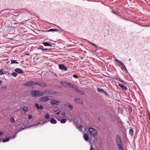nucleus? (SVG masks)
<instances>
[{
    "label": "nucleus",
    "instance_id": "f257e3e1",
    "mask_svg": "<svg viewBox=\"0 0 150 150\" xmlns=\"http://www.w3.org/2000/svg\"><path fill=\"white\" fill-rule=\"evenodd\" d=\"M116 142L118 148L123 146V144L122 142V140L120 137L119 135H117L116 139Z\"/></svg>",
    "mask_w": 150,
    "mask_h": 150
},
{
    "label": "nucleus",
    "instance_id": "f03ea898",
    "mask_svg": "<svg viewBox=\"0 0 150 150\" xmlns=\"http://www.w3.org/2000/svg\"><path fill=\"white\" fill-rule=\"evenodd\" d=\"M36 82L33 81H30L24 83V85L25 86L31 87L36 85Z\"/></svg>",
    "mask_w": 150,
    "mask_h": 150
},
{
    "label": "nucleus",
    "instance_id": "7ed1b4c3",
    "mask_svg": "<svg viewBox=\"0 0 150 150\" xmlns=\"http://www.w3.org/2000/svg\"><path fill=\"white\" fill-rule=\"evenodd\" d=\"M88 131L93 136H95L97 134V132L96 131L94 128L90 127L88 128Z\"/></svg>",
    "mask_w": 150,
    "mask_h": 150
},
{
    "label": "nucleus",
    "instance_id": "20e7f679",
    "mask_svg": "<svg viewBox=\"0 0 150 150\" xmlns=\"http://www.w3.org/2000/svg\"><path fill=\"white\" fill-rule=\"evenodd\" d=\"M59 69L62 70H64L65 71L67 70V68L63 64H59Z\"/></svg>",
    "mask_w": 150,
    "mask_h": 150
},
{
    "label": "nucleus",
    "instance_id": "39448f33",
    "mask_svg": "<svg viewBox=\"0 0 150 150\" xmlns=\"http://www.w3.org/2000/svg\"><path fill=\"white\" fill-rule=\"evenodd\" d=\"M35 84L36 85H39L42 87H45L47 86L46 84L45 83L40 82H36Z\"/></svg>",
    "mask_w": 150,
    "mask_h": 150
},
{
    "label": "nucleus",
    "instance_id": "423d86ee",
    "mask_svg": "<svg viewBox=\"0 0 150 150\" xmlns=\"http://www.w3.org/2000/svg\"><path fill=\"white\" fill-rule=\"evenodd\" d=\"M48 100V97L47 96L42 97L40 98V100L42 102H45Z\"/></svg>",
    "mask_w": 150,
    "mask_h": 150
},
{
    "label": "nucleus",
    "instance_id": "0eeeda50",
    "mask_svg": "<svg viewBox=\"0 0 150 150\" xmlns=\"http://www.w3.org/2000/svg\"><path fill=\"white\" fill-rule=\"evenodd\" d=\"M67 84L71 88H72L75 91H76V90L77 89L76 86L74 84H71L69 83H67Z\"/></svg>",
    "mask_w": 150,
    "mask_h": 150
},
{
    "label": "nucleus",
    "instance_id": "6e6552de",
    "mask_svg": "<svg viewBox=\"0 0 150 150\" xmlns=\"http://www.w3.org/2000/svg\"><path fill=\"white\" fill-rule=\"evenodd\" d=\"M38 91H33L31 92V94L34 97L38 96Z\"/></svg>",
    "mask_w": 150,
    "mask_h": 150
},
{
    "label": "nucleus",
    "instance_id": "1a4fd4ad",
    "mask_svg": "<svg viewBox=\"0 0 150 150\" xmlns=\"http://www.w3.org/2000/svg\"><path fill=\"white\" fill-rule=\"evenodd\" d=\"M121 66L122 67H121V69L122 70L124 69L125 70V71L127 73H128V71L127 69L126 68L125 66V65L122 62V63L120 64Z\"/></svg>",
    "mask_w": 150,
    "mask_h": 150
},
{
    "label": "nucleus",
    "instance_id": "9d476101",
    "mask_svg": "<svg viewBox=\"0 0 150 150\" xmlns=\"http://www.w3.org/2000/svg\"><path fill=\"white\" fill-rule=\"evenodd\" d=\"M14 71L19 74H22L23 73V71L20 68H16L15 69Z\"/></svg>",
    "mask_w": 150,
    "mask_h": 150
},
{
    "label": "nucleus",
    "instance_id": "9b49d317",
    "mask_svg": "<svg viewBox=\"0 0 150 150\" xmlns=\"http://www.w3.org/2000/svg\"><path fill=\"white\" fill-rule=\"evenodd\" d=\"M59 31V32H60V31L58 29H54V28H51L49 30H47L45 31H44L46 32H54L55 31Z\"/></svg>",
    "mask_w": 150,
    "mask_h": 150
},
{
    "label": "nucleus",
    "instance_id": "f8f14e48",
    "mask_svg": "<svg viewBox=\"0 0 150 150\" xmlns=\"http://www.w3.org/2000/svg\"><path fill=\"white\" fill-rule=\"evenodd\" d=\"M50 122L52 124H55L57 122V121L54 118H51L50 120Z\"/></svg>",
    "mask_w": 150,
    "mask_h": 150
},
{
    "label": "nucleus",
    "instance_id": "ddd939ff",
    "mask_svg": "<svg viewBox=\"0 0 150 150\" xmlns=\"http://www.w3.org/2000/svg\"><path fill=\"white\" fill-rule=\"evenodd\" d=\"M42 44L45 46H52V45L48 42H43Z\"/></svg>",
    "mask_w": 150,
    "mask_h": 150
},
{
    "label": "nucleus",
    "instance_id": "4468645a",
    "mask_svg": "<svg viewBox=\"0 0 150 150\" xmlns=\"http://www.w3.org/2000/svg\"><path fill=\"white\" fill-rule=\"evenodd\" d=\"M118 86L120 87H121L122 89L126 90L127 89V88L126 86L123 85L119 83L118 84Z\"/></svg>",
    "mask_w": 150,
    "mask_h": 150
},
{
    "label": "nucleus",
    "instance_id": "2eb2a0df",
    "mask_svg": "<svg viewBox=\"0 0 150 150\" xmlns=\"http://www.w3.org/2000/svg\"><path fill=\"white\" fill-rule=\"evenodd\" d=\"M50 103L52 104L58 105L59 104V102L58 101L52 100L50 102Z\"/></svg>",
    "mask_w": 150,
    "mask_h": 150
},
{
    "label": "nucleus",
    "instance_id": "dca6fc26",
    "mask_svg": "<svg viewBox=\"0 0 150 150\" xmlns=\"http://www.w3.org/2000/svg\"><path fill=\"white\" fill-rule=\"evenodd\" d=\"M84 140L86 141H88L89 139V136L86 134H85L83 136Z\"/></svg>",
    "mask_w": 150,
    "mask_h": 150
},
{
    "label": "nucleus",
    "instance_id": "f3484780",
    "mask_svg": "<svg viewBox=\"0 0 150 150\" xmlns=\"http://www.w3.org/2000/svg\"><path fill=\"white\" fill-rule=\"evenodd\" d=\"M28 127V126H26V125H25L24 127H20L19 128H17V130L18 131H21L23 129L25 128H27L28 127Z\"/></svg>",
    "mask_w": 150,
    "mask_h": 150
},
{
    "label": "nucleus",
    "instance_id": "a211bd4d",
    "mask_svg": "<svg viewBox=\"0 0 150 150\" xmlns=\"http://www.w3.org/2000/svg\"><path fill=\"white\" fill-rule=\"evenodd\" d=\"M133 130L132 129H130L129 130V134L131 135V136H133Z\"/></svg>",
    "mask_w": 150,
    "mask_h": 150
},
{
    "label": "nucleus",
    "instance_id": "6ab92c4d",
    "mask_svg": "<svg viewBox=\"0 0 150 150\" xmlns=\"http://www.w3.org/2000/svg\"><path fill=\"white\" fill-rule=\"evenodd\" d=\"M38 96H42L44 94V93L43 92L40 91H38Z\"/></svg>",
    "mask_w": 150,
    "mask_h": 150
},
{
    "label": "nucleus",
    "instance_id": "aec40b11",
    "mask_svg": "<svg viewBox=\"0 0 150 150\" xmlns=\"http://www.w3.org/2000/svg\"><path fill=\"white\" fill-rule=\"evenodd\" d=\"M74 100L76 102H77V103H80L81 102V101L80 99L79 98H77L76 99H75Z\"/></svg>",
    "mask_w": 150,
    "mask_h": 150
},
{
    "label": "nucleus",
    "instance_id": "412c9836",
    "mask_svg": "<svg viewBox=\"0 0 150 150\" xmlns=\"http://www.w3.org/2000/svg\"><path fill=\"white\" fill-rule=\"evenodd\" d=\"M76 91L78 93L81 95H83L84 94V92L83 91H80L78 89L76 90Z\"/></svg>",
    "mask_w": 150,
    "mask_h": 150
},
{
    "label": "nucleus",
    "instance_id": "4be33fe9",
    "mask_svg": "<svg viewBox=\"0 0 150 150\" xmlns=\"http://www.w3.org/2000/svg\"><path fill=\"white\" fill-rule=\"evenodd\" d=\"M10 139V138L9 137H8L6 139H4L2 140V141L3 142H8L9 141V139Z\"/></svg>",
    "mask_w": 150,
    "mask_h": 150
},
{
    "label": "nucleus",
    "instance_id": "5701e85b",
    "mask_svg": "<svg viewBox=\"0 0 150 150\" xmlns=\"http://www.w3.org/2000/svg\"><path fill=\"white\" fill-rule=\"evenodd\" d=\"M97 90L98 92L103 93V92L104 91V90L100 88H97Z\"/></svg>",
    "mask_w": 150,
    "mask_h": 150
},
{
    "label": "nucleus",
    "instance_id": "b1692460",
    "mask_svg": "<svg viewBox=\"0 0 150 150\" xmlns=\"http://www.w3.org/2000/svg\"><path fill=\"white\" fill-rule=\"evenodd\" d=\"M61 85L64 86H66L67 85V83L65 81L62 82L61 83Z\"/></svg>",
    "mask_w": 150,
    "mask_h": 150
},
{
    "label": "nucleus",
    "instance_id": "393cba45",
    "mask_svg": "<svg viewBox=\"0 0 150 150\" xmlns=\"http://www.w3.org/2000/svg\"><path fill=\"white\" fill-rule=\"evenodd\" d=\"M66 120L65 119H62L60 120V122L62 123H64L66 122Z\"/></svg>",
    "mask_w": 150,
    "mask_h": 150
},
{
    "label": "nucleus",
    "instance_id": "a878e982",
    "mask_svg": "<svg viewBox=\"0 0 150 150\" xmlns=\"http://www.w3.org/2000/svg\"><path fill=\"white\" fill-rule=\"evenodd\" d=\"M18 74L16 72H12L11 74V75L13 76L14 77H16L17 76Z\"/></svg>",
    "mask_w": 150,
    "mask_h": 150
},
{
    "label": "nucleus",
    "instance_id": "bb28decb",
    "mask_svg": "<svg viewBox=\"0 0 150 150\" xmlns=\"http://www.w3.org/2000/svg\"><path fill=\"white\" fill-rule=\"evenodd\" d=\"M18 64V62H16L15 60H11V64Z\"/></svg>",
    "mask_w": 150,
    "mask_h": 150
},
{
    "label": "nucleus",
    "instance_id": "cd10ccee",
    "mask_svg": "<svg viewBox=\"0 0 150 150\" xmlns=\"http://www.w3.org/2000/svg\"><path fill=\"white\" fill-rule=\"evenodd\" d=\"M88 43L89 44H90V45H93V46H94V47H97V46L96 44L93 43L92 42H91L89 41L88 42Z\"/></svg>",
    "mask_w": 150,
    "mask_h": 150
},
{
    "label": "nucleus",
    "instance_id": "c85d7f7f",
    "mask_svg": "<svg viewBox=\"0 0 150 150\" xmlns=\"http://www.w3.org/2000/svg\"><path fill=\"white\" fill-rule=\"evenodd\" d=\"M22 109L25 112H27L28 110L27 108L25 107H23L22 108Z\"/></svg>",
    "mask_w": 150,
    "mask_h": 150
},
{
    "label": "nucleus",
    "instance_id": "c756f323",
    "mask_svg": "<svg viewBox=\"0 0 150 150\" xmlns=\"http://www.w3.org/2000/svg\"><path fill=\"white\" fill-rule=\"evenodd\" d=\"M115 60L119 64H121V63H122V62L119 60H118V59H117L116 58H115Z\"/></svg>",
    "mask_w": 150,
    "mask_h": 150
},
{
    "label": "nucleus",
    "instance_id": "7c9ffc66",
    "mask_svg": "<svg viewBox=\"0 0 150 150\" xmlns=\"http://www.w3.org/2000/svg\"><path fill=\"white\" fill-rule=\"evenodd\" d=\"M35 106L38 109V110L39 109L40 106L38 103H36L35 104Z\"/></svg>",
    "mask_w": 150,
    "mask_h": 150
},
{
    "label": "nucleus",
    "instance_id": "2f4dec72",
    "mask_svg": "<svg viewBox=\"0 0 150 150\" xmlns=\"http://www.w3.org/2000/svg\"><path fill=\"white\" fill-rule=\"evenodd\" d=\"M45 117L46 119H49L50 118L49 115L48 114H46Z\"/></svg>",
    "mask_w": 150,
    "mask_h": 150
},
{
    "label": "nucleus",
    "instance_id": "473e14b6",
    "mask_svg": "<svg viewBox=\"0 0 150 150\" xmlns=\"http://www.w3.org/2000/svg\"><path fill=\"white\" fill-rule=\"evenodd\" d=\"M10 121L11 122L13 123H14V122L15 121L14 118H13V117H12L10 119Z\"/></svg>",
    "mask_w": 150,
    "mask_h": 150
},
{
    "label": "nucleus",
    "instance_id": "72a5a7b5",
    "mask_svg": "<svg viewBox=\"0 0 150 150\" xmlns=\"http://www.w3.org/2000/svg\"><path fill=\"white\" fill-rule=\"evenodd\" d=\"M42 50L43 51H45V52H47L49 50V49L47 48H43L42 49Z\"/></svg>",
    "mask_w": 150,
    "mask_h": 150
},
{
    "label": "nucleus",
    "instance_id": "f704fd0d",
    "mask_svg": "<svg viewBox=\"0 0 150 150\" xmlns=\"http://www.w3.org/2000/svg\"><path fill=\"white\" fill-rule=\"evenodd\" d=\"M16 137V135H13L12 136H11V137H9L10 138V139H15Z\"/></svg>",
    "mask_w": 150,
    "mask_h": 150
},
{
    "label": "nucleus",
    "instance_id": "c9c22d12",
    "mask_svg": "<svg viewBox=\"0 0 150 150\" xmlns=\"http://www.w3.org/2000/svg\"><path fill=\"white\" fill-rule=\"evenodd\" d=\"M4 74L3 71L2 69H1L0 70V75H3Z\"/></svg>",
    "mask_w": 150,
    "mask_h": 150
},
{
    "label": "nucleus",
    "instance_id": "e433bc0d",
    "mask_svg": "<svg viewBox=\"0 0 150 150\" xmlns=\"http://www.w3.org/2000/svg\"><path fill=\"white\" fill-rule=\"evenodd\" d=\"M73 76L75 78H79V76L76 74L73 75Z\"/></svg>",
    "mask_w": 150,
    "mask_h": 150
},
{
    "label": "nucleus",
    "instance_id": "4c0bfd02",
    "mask_svg": "<svg viewBox=\"0 0 150 150\" xmlns=\"http://www.w3.org/2000/svg\"><path fill=\"white\" fill-rule=\"evenodd\" d=\"M67 107L71 109H72L73 108L72 106L70 105H68L67 106Z\"/></svg>",
    "mask_w": 150,
    "mask_h": 150
},
{
    "label": "nucleus",
    "instance_id": "58836bf2",
    "mask_svg": "<svg viewBox=\"0 0 150 150\" xmlns=\"http://www.w3.org/2000/svg\"><path fill=\"white\" fill-rule=\"evenodd\" d=\"M112 78H113L115 79H116V80H117V81H119L120 79L118 77H116L115 78H114V77H112Z\"/></svg>",
    "mask_w": 150,
    "mask_h": 150
},
{
    "label": "nucleus",
    "instance_id": "ea45409f",
    "mask_svg": "<svg viewBox=\"0 0 150 150\" xmlns=\"http://www.w3.org/2000/svg\"><path fill=\"white\" fill-rule=\"evenodd\" d=\"M103 93L106 96H108V95L107 93L104 91L103 92Z\"/></svg>",
    "mask_w": 150,
    "mask_h": 150
},
{
    "label": "nucleus",
    "instance_id": "a19ab883",
    "mask_svg": "<svg viewBox=\"0 0 150 150\" xmlns=\"http://www.w3.org/2000/svg\"><path fill=\"white\" fill-rule=\"evenodd\" d=\"M143 27H148L150 26V25H142Z\"/></svg>",
    "mask_w": 150,
    "mask_h": 150
},
{
    "label": "nucleus",
    "instance_id": "79ce46f5",
    "mask_svg": "<svg viewBox=\"0 0 150 150\" xmlns=\"http://www.w3.org/2000/svg\"><path fill=\"white\" fill-rule=\"evenodd\" d=\"M43 108V107L41 105H40V107H39V109H40L41 110H42Z\"/></svg>",
    "mask_w": 150,
    "mask_h": 150
},
{
    "label": "nucleus",
    "instance_id": "37998d69",
    "mask_svg": "<svg viewBox=\"0 0 150 150\" xmlns=\"http://www.w3.org/2000/svg\"><path fill=\"white\" fill-rule=\"evenodd\" d=\"M58 27L62 31L65 32V31L62 28L60 27L59 26H58Z\"/></svg>",
    "mask_w": 150,
    "mask_h": 150
},
{
    "label": "nucleus",
    "instance_id": "c03bdc74",
    "mask_svg": "<svg viewBox=\"0 0 150 150\" xmlns=\"http://www.w3.org/2000/svg\"><path fill=\"white\" fill-rule=\"evenodd\" d=\"M119 150H124V149L122 146L119 147Z\"/></svg>",
    "mask_w": 150,
    "mask_h": 150
},
{
    "label": "nucleus",
    "instance_id": "a18cd8bd",
    "mask_svg": "<svg viewBox=\"0 0 150 150\" xmlns=\"http://www.w3.org/2000/svg\"><path fill=\"white\" fill-rule=\"evenodd\" d=\"M32 117V115H30L28 116V118L29 119H30Z\"/></svg>",
    "mask_w": 150,
    "mask_h": 150
},
{
    "label": "nucleus",
    "instance_id": "49530a36",
    "mask_svg": "<svg viewBox=\"0 0 150 150\" xmlns=\"http://www.w3.org/2000/svg\"><path fill=\"white\" fill-rule=\"evenodd\" d=\"M82 126H80L79 128L77 127V128H79V129H80V131H81L82 130L81 129H82Z\"/></svg>",
    "mask_w": 150,
    "mask_h": 150
},
{
    "label": "nucleus",
    "instance_id": "de8ad7c7",
    "mask_svg": "<svg viewBox=\"0 0 150 150\" xmlns=\"http://www.w3.org/2000/svg\"><path fill=\"white\" fill-rule=\"evenodd\" d=\"M120 18H122L123 19L125 20H126V21H129V20H128L127 19H125V18H123V17H121Z\"/></svg>",
    "mask_w": 150,
    "mask_h": 150
},
{
    "label": "nucleus",
    "instance_id": "09e8293b",
    "mask_svg": "<svg viewBox=\"0 0 150 150\" xmlns=\"http://www.w3.org/2000/svg\"><path fill=\"white\" fill-rule=\"evenodd\" d=\"M53 111H54V112H56V111H57V109L56 108H54V109H53Z\"/></svg>",
    "mask_w": 150,
    "mask_h": 150
},
{
    "label": "nucleus",
    "instance_id": "8fccbe9b",
    "mask_svg": "<svg viewBox=\"0 0 150 150\" xmlns=\"http://www.w3.org/2000/svg\"><path fill=\"white\" fill-rule=\"evenodd\" d=\"M119 81H120V82H121L123 83H125V82H124L123 81V80H121L120 79V80H119Z\"/></svg>",
    "mask_w": 150,
    "mask_h": 150
},
{
    "label": "nucleus",
    "instance_id": "3c124183",
    "mask_svg": "<svg viewBox=\"0 0 150 150\" xmlns=\"http://www.w3.org/2000/svg\"><path fill=\"white\" fill-rule=\"evenodd\" d=\"M4 134V132H3L2 131H1V132L0 131V135H1V134Z\"/></svg>",
    "mask_w": 150,
    "mask_h": 150
},
{
    "label": "nucleus",
    "instance_id": "603ef678",
    "mask_svg": "<svg viewBox=\"0 0 150 150\" xmlns=\"http://www.w3.org/2000/svg\"><path fill=\"white\" fill-rule=\"evenodd\" d=\"M93 147V146H91L90 147V150H93V149H92Z\"/></svg>",
    "mask_w": 150,
    "mask_h": 150
},
{
    "label": "nucleus",
    "instance_id": "864d4df0",
    "mask_svg": "<svg viewBox=\"0 0 150 150\" xmlns=\"http://www.w3.org/2000/svg\"><path fill=\"white\" fill-rule=\"evenodd\" d=\"M147 112L148 115L150 114V112L148 110H147Z\"/></svg>",
    "mask_w": 150,
    "mask_h": 150
},
{
    "label": "nucleus",
    "instance_id": "5fc2aeb1",
    "mask_svg": "<svg viewBox=\"0 0 150 150\" xmlns=\"http://www.w3.org/2000/svg\"><path fill=\"white\" fill-rule=\"evenodd\" d=\"M40 124H41V123L40 122H38V123H37V125H37V126H38V125H40Z\"/></svg>",
    "mask_w": 150,
    "mask_h": 150
},
{
    "label": "nucleus",
    "instance_id": "6e6d98bb",
    "mask_svg": "<svg viewBox=\"0 0 150 150\" xmlns=\"http://www.w3.org/2000/svg\"><path fill=\"white\" fill-rule=\"evenodd\" d=\"M44 121L45 122V123H46L47 122H49V120H46L45 121Z\"/></svg>",
    "mask_w": 150,
    "mask_h": 150
},
{
    "label": "nucleus",
    "instance_id": "4d7b16f0",
    "mask_svg": "<svg viewBox=\"0 0 150 150\" xmlns=\"http://www.w3.org/2000/svg\"><path fill=\"white\" fill-rule=\"evenodd\" d=\"M15 125L16 127V129H17V128H19V127L18 126H17L16 125Z\"/></svg>",
    "mask_w": 150,
    "mask_h": 150
},
{
    "label": "nucleus",
    "instance_id": "13d9d810",
    "mask_svg": "<svg viewBox=\"0 0 150 150\" xmlns=\"http://www.w3.org/2000/svg\"><path fill=\"white\" fill-rule=\"evenodd\" d=\"M45 122L44 121H43L42 122V123H41V124H45Z\"/></svg>",
    "mask_w": 150,
    "mask_h": 150
},
{
    "label": "nucleus",
    "instance_id": "bf43d9fd",
    "mask_svg": "<svg viewBox=\"0 0 150 150\" xmlns=\"http://www.w3.org/2000/svg\"><path fill=\"white\" fill-rule=\"evenodd\" d=\"M45 122L44 121H43L42 122V123H41V124H45Z\"/></svg>",
    "mask_w": 150,
    "mask_h": 150
},
{
    "label": "nucleus",
    "instance_id": "052dcab7",
    "mask_svg": "<svg viewBox=\"0 0 150 150\" xmlns=\"http://www.w3.org/2000/svg\"><path fill=\"white\" fill-rule=\"evenodd\" d=\"M38 49H40V50H42V49H43L42 48H41V47H39V48H38Z\"/></svg>",
    "mask_w": 150,
    "mask_h": 150
},
{
    "label": "nucleus",
    "instance_id": "680f3d73",
    "mask_svg": "<svg viewBox=\"0 0 150 150\" xmlns=\"http://www.w3.org/2000/svg\"><path fill=\"white\" fill-rule=\"evenodd\" d=\"M65 115V113H62V115L63 116H64Z\"/></svg>",
    "mask_w": 150,
    "mask_h": 150
},
{
    "label": "nucleus",
    "instance_id": "e2e57ef3",
    "mask_svg": "<svg viewBox=\"0 0 150 150\" xmlns=\"http://www.w3.org/2000/svg\"><path fill=\"white\" fill-rule=\"evenodd\" d=\"M59 114V112H57V113H56L57 115H58Z\"/></svg>",
    "mask_w": 150,
    "mask_h": 150
},
{
    "label": "nucleus",
    "instance_id": "0e129e2a",
    "mask_svg": "<svg viewBox=\"0 0 150 150\" xmlns=\"http://www.w3.org/2000/svg\"><path fill=\"white\" fill-rule=\"evenodd\" d=\"M2 81H1L0 80V85H1V83Z\"/></svg>",
    "mask_w": 150,
    "mask_h": 150
},
{
    "label": "nucleus",
    "instance_id": "69168bd1",
    "mask_svg": "<svg viewBox=\"0 0 150 150\" xmlns=\"http://www.w3.org/2000/svg\"><path fill=\"white\" fill-rule=\"evenodd\" d=\"M17 132H15V133L14 134V135H16V134H17Z\"/></svg>",
    "mask_w": 150,
    "mask_h": 150
},
{
    "label": "nucleus",
    "instance_id": "338daca9",
    "mask_svg": "<svg viewBox=\"0 0 150 150\" xmlns=\"http://www.w3.org/2000/svg\"><path fill=\"white\" fill-rule=\"evenodd\" d=\"M2 140V139L0 138V142H1Z\"/></svg>",
    "mask_w": 150,
    "mask_h": 150
},
{
    "label": "nucleus",
    "instance_id": "774afa93",
    "mask_svg": "<svg viewBox=\"0 0 150 150\" xmlns=\"http://www.w3.org/2000/svg\"><path fill=\"white\" fill-rule=\"evenodd\" d=\"M149 118H150V114L148 115Z\"/></svg>",
    "mask_w": 150,
    "mask_h": 150
}]
</instances>
